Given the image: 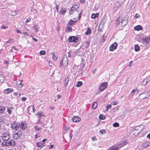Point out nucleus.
Segmentation results:
<instances>
[{"label": "nucleus", "mask_w": 150, "mask_h": 150, "mask_svg": "<svg viewBox=\"0 0 150 150\" xmlns=\"http://www.w3.org/2000/svg\"><path fill=\"white\" fill-rule=\"evenodd\" d=\"M142 146L144 148H146L148 146V145H147V144L146 142H144L142 144Z\"/></svg>", "instance_id": "41"}, {"label": "nucleus", "mask_w": 150, "mask_h": 150, "mask_svg": "<svg viewBox=\"0 0 150 150\" xmlns=\"http://www.w3.org/2000/svg\"><path fill=\"white\" fill-rule=\"evenodd\" d=\"M91 31L90 29L88 28H87V31L85 33V35H88L89 34H90L91 33Z\"/></svg>", "instance_id": "28"}, {"label": "nucleus", "mask_w": 150, "mask_h": 150, "mask_svg": "<svg viewBox=\"0 0 150 150\" xmlns=\"http://www.w3.org/2000/svg\"><path fill=\"white\" fill-rule=\"evenodd\" d=\"M13 109V108H7V112L9 114H11V110Z\"/></svg>", "instance_id": "38"}, {"label": "nucleus", "mask_w": 150, "mask_h": 150, "mask_svg": "<svg viewBox=\"0 0 150 150\" xmlns=\"http://www.w3.org/2000/svg\"><path fill=\"white\" fill-rule=\"evenodd\" d=\"M118 103V102L117 101H114L113 102H112L111 103V105H115L117 104Z\"/></svg>", "instance_id": "45"}, {"label": "nucleus", "mask_w": 150, "mask_h": 150, "mask_svg": "<svg viewBox=\"0 0 150 150\" xmlns=\"http://www.w3.org/2000/svg\"><path fill=\"white\" fill-rule=\"evenodd\" d=\"M36 146L38 147H40L41 149L45 146V144H42L41 142H38L36 143Z\"/></svg>", "instance_id": "18"}, {"label": "nucleus", "mask_w": 150, "mask_h": 150, "mask_svg": "<svg viewBox=\"0 0 150 150\" xmlns=\"http://www.w3.org/2000/svg\"><path fill=\"white\" fill-rule=\"evenodd\" d=\"M118 109L117 107L115 108L113 110V112H115Z\"/></svg>", "instance_id": "51"}, {"label": "nucleus", "mask_w": 150, "mask_h": 150, "mask_svg": "<svg viewBox=\"0 0 150 150\" xmlns=\"http://www.w3.org/2000/svg\"><path fill=\"white\" fill-rule=\"evenodd\" d=\"M5 141L3 142L2 143V146H8V144H7V141Z\"/></svg>", "instance_id": "36"}, {"label": "nucleus", "mask_w": 150, "mask_h": 150, "mask_svg": "<svg viewBox=\"0 0 150 150\" xmlns=\"http://www.w3.org/2000/svg\"><path fill=\"white\" fill-rule=\"evenodd\" d=\"M59 7V6L58 5H56V8L57 12L58 11Z\"/></svg>", "instance_id": "56"}, {"label": "nucleus", "mask_w": 150, "mask_h": 150, "mask_svg": "<svg viewBox=\"0 0 150 150\" xmlns=\"http://www.w3.org/2000/svg\"><path fill=\"white\" fill-rule=\"evenodd\" d=\"M72 134H71V133H70L69 135V137H70V138H69V140H70L71 139V138L72 137Z\"/></svg>", "instance_id": "58"}, {"label": "nucleus", "mask_w": 150, "mask_h": 150, "mask_svg": "<svg viewBox=\"0 0 150 150\" xmlns=\"http://www.w3.org/2000/svg\"><path fill=\"white\" fill-rule=\"evenodd\" d=\"M7 144H8V146H14L16 144V143L13 140H10L9 139L7 140Z\"/></svg>", "instance_id": "10"}, {"label": "nucleus", "mask_w": 150, "mask_h": 150, "mask_svg": "<svg viewBox=\"0 0 150 150\" xmlns=\"http://www.w3.org/2000/svg\"><path fill=\"white\" fill-rule=\"evenodd\" d=\"M5 80L4 77L1 74H0V83L3 82Z\"/></svg>", "instance_id": "26"}, {"label": "nucleus", "mask_w": 150, "mask_h": 150, "mask_svg": "<svg viewBox=\"0 0 150 150\" xmlns=\"http://www.w3.org/2000/svg\"><path fill=\"white\" fill-rule=\"evenodd\" d=\"M118 149V147L114 145L110 147L109 150H117Z\"/></svg>", "instance_id": "21"}, {"label": "nucleus", "mask_w": 150, "mask_h": 150, "mask_svg": "<svg viewBox=\"0 0 150 150\" xmlns=\"http://www.w3.org/2000/svg\"><path fill=\"white\" fill-rule=\"evenodd\" d=\"M5 110V108L2 106H0V113H2Z\"/></svg>", "instance_id": "35"}, {"label": "nucleus", "mask_w": 150, "mask_h": 150, "mask_svg": "<svg viewBox=\"0 0 150 150\" xmlns=\"http://www.w3.org/2000/svg\"><path fill=\"white\" fill-rule=\"evenodd\" d=\"M66 12V9L65 8H62L59 11V13L61 15H64Z\"/></svg>", "instance_id": "17"}, {"label": "nucleus", "mask_w": 150, "mask_h": 150, "mask_svg": "<svg viewBox=\"0 0 150 150\" xmlns=\"http://www.w3.org/2000/svg\"><path fill=\"white\" fill-rule=\"evenodd\" d=\"M90 45V43L88 41H87L85 43L84 46L86 48H87Z\"/></svg>", "instance_id": "32"}, {"label": "nucleus", "mask_w": 150, "mask_h": 150, "mask_svg": "<svg viewBox=\"0 0 150 150\" xmlns=\"http://www.w3.org/2000/svg\"><path fill=\"white\" fill-rule=\"evenodd\" d=\"M18 126L19 128L23 130L25 129L27 127L26 123L23 122H21L19 123Z\"/></svg>", "instance_id": "4"}, {"label": "nucleus", "mask_w": 150, "mask_h": 150, "mask_svg": "<svg viewBox=\"0 0 150 150\" xmlns=\"http://www.w3.org/2000/svg\"><path fill=\"white\" fill-rule=\"evenodd\" d=\"M69 79V78L68 77H67L65 79L64 85L65 87H66L67 86Z\"/></svg>", "instance_id": "22"}, {"label": "nucleus", "mask_w": 150, "mask_h": 150, "mask_svg": "<svg viewBox=\"0 0 150 150\" xmlns=\"http://www.w3.org/2000/svg\"><path fill=\"white\" fill-rule=\"evenodd\" d=\"M33 28L36 32H38L39 31V28L37 27V25H35L33 27Z\"/></svg>", "instance_id": "31"}, {"label": "nucleus", "mask_w": 150, "mask_h": 150, "mask_svg": "<svg viewBox=\"0 0 150 150\" xmlns=\"http://www.w3.org/2000/svg\"><path fill=\"white\" fill-rule=\"evenodd\" d=\"M108 84L106 82H104L101 84L99 89L100 90L102 91L108 87Z\"/></svg>", "instance_id": "6"}, {"label": "nucleus", "mask_w": 150, "mask_h": 150, "mask_svg": "<svg viewBox=\"0 0 150 150\" xmlns=\"http://www.w3.org/2000/svg\"><path fill=\"white\" fill-rule=\"evenodd\" d=\"M140 49V47L138 45H136L134 46V50L136 52L139 51Z\"/></svg>", "instance_id": "27"}, {"label": "nucleus", "mask_w": 150, "mask_h": 150, "mask_svg": "<svg viewBox=\"0 0 150 150\" xmlns=\"http://www.w3.org/2000/svg\"><path fill=\"white\" fill-rule=\"evenodd\" d=\"M111 107V106L110 105H106V110L107 111H108V109H110Z\"/></svg>", "instance_id": "42"}, {"label": "nucleus", "mask_w": 150, "mask_h": 150, "mask_svg": "<svg viewBox=\"0 0 150 150\" xmlns=\"http://www.w3.org/2000/svg\"><path fill=\"white\" fill-rule=\"evenodd\" d=\"M68 63V60L67 57L64 56L60 62V66L62 67V66L66 65Z\"/></svg>", "instance_id": "3"}, {"label": "nucleus", "mask_w": 150, "mask_h": 150, "mask_svg": "<svg viewBox=\"0 0 150 150\" xmlns=\"http://www.w3.org/2000/svg\"><path fill=\"white\" fill-rule=\"evenodd\" d=\"M13 95L16 97V98H18L19 96H20L21 94L20 93H18V92H15L13 93Z\"/></svg>", "instance_id": "29"}, {"label": "nucleus", "mask_w": 150, "mask_h": 150, "mask_svg": "<svg viewBox=\"0 0 150 150\" xmlns=\"http://www.w3.org/2000/svg\"><path fill=\"white\" fill-rule=\"evenodd\" d=\"M133 61H130L129 63V67H130L131 66V65H132V62Z\"/></svg>", "instance_id": "57"}, {"label": "nucleus", "mask_w": 150, "mask_h": 150, "mask_svg": "<svg viewBox=\"0 0 150 150\" xmlns=\"http://www.w3.org/2000/svg\"><path fill=\"white\" fill-rule=\"evenodd\" d=\"M150 80V78L149 77H146L144 79L141 83L142 86H144L146 85L148 82Z\"/></svg>", "instance_id": "8"}, {"label": "nucleus", "mask_w": 150, "mask_h": 150, "mask_svg": "<svg viewBox=\"0 0 150 150\" xmlns=\"http://www.w3.org/2000/svg\"><path fill=\"white\" fill-rule=\"evenodd\" d=\"M83 11L81 10L80 12V13H79V18H80L81 17V13Z\"/></svg>", "instance_id": "60"}, {"label": "nucleus", "mask_w": 150, "mask_h": 150, "mask_svg": "<svg viewBox=\"0 0 150 150\" xmlns=\"http://www.w3.org/2000/svg\"><path fill=\"white\" fill-rule=\"evenodd\" d=\"M16 32H17L18 33H20L21 34H22V32H21V31H20L19 30H16Z\"/></svg>", "instance_id": "63"}, {"label": "nucleus", "mask_w": 150, "mask_h": 150, "mask_svg": "<svg viewBox=\"0 0 150 150\" xmlns=\"http://www.w3.org/2000/svg\"><path fill=\"white\" fill-rule=\"evenodd\" d=\"M46 52L45 51H41L40 52V55H44L45 54Z\"/></svg>", "instance_id": "44"}, {"label": "nucleus", "mask_w": 150, "mask_h": 150, "mask_svg": "<svg viewBox=\"0 0 150 150\" xmlns=\"http://www.w3.org/2000/svg\"><path fill=\"white\" fill-rule=\"evenodd\" d=\"M13 90L10 88H8L5 90L4 91V93L5 94H8L10 92H12Z\"/></svg>", "instance_id": "16"}, {"label": "nucleus", "mask_w": 150, "mask_h": 150, "mask_svg": "<svg viewBox=\"0 0 150 150\" xmlns=\"http://www.w3.org/2000/svg\"><path fill=\"white\" fill-rule=\"evenodd\" d=\"M22 134V132L20 130H16L13 134V137L14 139H18L21 136Z\"/></svg>", "instance_id": "1"}, {"label": "nucleus", "mask_w": 150, "mask_h": 150, "mask_svg": "<svg viewBox=\"0 0 150 150\" xmlns=\"http://www.w3.org/2000/svg\"><path fill=\"white\" fill-rule=\"evenodd\" d=\"M147 137L149 138V139H150V134H148L147 135Z\"/></svg>", "instance_id": "61"}, {"label": "nucleus", "mask_w": 150, "mask_h": 150, "mask_svg": "<svg viewBox=\"0 0 150 150\" xmlns=\"http://www.w3.org/2000/svg\"><path fill=\"white\" fill-rule=\"evenodd\" d=\"M35 130H37L38 131H39L40 129V128L38 127L37 126H36L35 127Z\"/></svg>", "instance_id": "47"}, {"label": "nucleus", "mask_w": 150, "mask_h": 150, "mask_svg": "<svg viewBox=\"0 0 150 150\" xmlns=\"http://www.w3.org/2000/svg\"><path fill=\"white\" fill-rule=\"evenodd\" d=\"M85 0H80V2L82 4H83L85 2Z\"/></svg>", "instance_id": "59"}, {"label": "nucleus", "mask_w": 150, "mask_h": 150, "mask_svg": "<svg viewBox=\"0 0 150 150\" xmlns=\"http://www.w3.org/2000/svg\"><path fill=\"white\" fill-rule=\"evenodd\" d=\"M99 132L101 134H105L106 132V131L105 129H102L100 130Z\"/></svg>", "instance_id": "40"}, {"label": "nucleus", "mask_w": 150, "mask_h": 150, "mask_svg": "<svg viewBox=\"0 0 150 150\" xmlns=\"http://www.w3.org/2000/svg\"><path fill=\"white\" fill-rule=\"evenodd\" d=\"M117 43L116 42L112 44L110 47V51H113L117 48Z\"/></svg>", "instance_id": "9"}, {"label": "nucleus", "mask_w": 150, "mask_h": 150, "mask_svg": "<svg viewBox=\"0 0 150 150\" xmlns=\"http://www.w3.org/2000/svg\"><path fill=\"white\" fill-rule=\"evenodd\" d=\"M98 105V103L96 102H93L92 105V108L93 110L95 109Z\"/></svg>", "instance_id": "19"}, {"label": "nucleus", "mask_w": 150, "mask_h": 150, "mask_svg": "<svg viewBox=\"0 0 150 150\" xmlns=\"http://www.w3.org/2000/svg\"><path fill=\"white\" fill-rule=\"evenodd\" d=\"M1 137L3 140L7 141L11 137L10 134L9 132H6L2 134Z\"/></svg>", "instance_id": "2"}, {"label": "nucleus", "mask_w": 150, "mask_h": 150, "mask_svg": "<svg viewBox=\"0 0 150 150\" xmlns=\"http://www.w3.org/2000/svg\"><path fill=\"white\" fill-rule=\"evenodd\" d=\"M10 51L13 53H16L18 51L16 48L14 46L12 47Z\"/></svg>", "instance_id": "20"}, {"label": "nucleus", "mask_w": 150, "mask_h": 150, "mask_svg": "<svg viewBox=\"0 0 150 150\" xmlns=\"http://www.w3.org/2000/svg\"><path fill=\"white\" fill-rule=\"evenodd\" d=\"M140 16L139 14H138V13H136L134 17L135 18H139L140 17Z\"/></svg>", "instance_id": "46"}, {"label": "nucleus", "mask_w": 150, "mask_h": 150, "mask_svg": "<svg viewBox=\"0 0 150 150\" xmlns=\"http://www.w3.org/2000/svg\"><path fill=\"white\" fill-rule=\"evenodd\" d=\"M67 31H71L72 30V28L69 26H68L66 28Z\"/></svg>", "instance_id": "39"}, {"label": "nucleus", "mask_w": 150, "mask_h": 150, "mask_svg": "<svg viewBox=\"0 0 150 150\" xmlns=\"http://www.w3.org/2000/svg\"><path fill=\"white\" fill-rule=\"evenodd\" d=\"M99 118L101 120H104L105 119V117L103 115L100 114L99 116Z\"/></svg>", "instance_id": "37"}, {"label": "nucleus", "mask_w": 150, "mask_h": 150, "mask_svg": "<svg viewBox=\"0 0 150 150\" xmlns=\"http://www.w3.org/2000/svg\"><path fill=\"white\" fill-rule=\"evenodd\" d=\"M52 59L54 60H56L57 59V56H55L54 52H52Z\"/></svg>", "instance_id": "30"}, {"label": "nucleus", "mask_w": 150, "mask_h": 150, "mask_svg": "<svg viewBox=\"0 0 150 150\" xmlns=\"http://www.w3.org/2000/svg\"><path fill=\"white\" fill-rule=\"evenodd\" d=\"M82 84V82L81 81L78 82L76 86V87H79L81 86Z\"/></svg>", "instance_id": "33"}, {"label": "nucleus", "mask_w": 150, "mask_h": 150, "mask_svg": "<svg viewBox=\"0 0 150 150\" xmlns=\"http://www.w3.org/2000/svg\"><path fill=\"white\" fill-rule=\"evenodd\" d=\"M22 101H24L26 100V98L25 97H23L21 98Z\"/></svg>", "instance_id": "50"}, {"label": "nucleus", "mask_w": 150, "mask_h": 150, "mask_svg": "<svg viewBox=\"0 0 150 150\" xmlns=\"http://www.w3.org/2000/svg\"><path fill=\"white\" fill-rule=\"evenodd\" d=\"M69 42L77 43L78 41V39L75 36H71L68 39Z\"/></svg>", "instance_id": "5"}, {"label": "nucleus", "mask_w": 150, "mask_h": 150, "mask_svg": "<svg viewBox=\"0 0 150 150\" xmlns=\"http://www.w3.org/2000/svg\"><path fill=\"white\" fill-rule=\"evenodd\" d=\"M136 90V89H134L131 91V92L132 94H134L135 93Z\"/></svg>", "instance_id": "54"}, {"label": "nucleus", "mask_w": 150, "mask_h": 150, "mask_svg": "<svg viewBox=\"0 0 150 150\" xmlns=\"http://www.w3.org/2000/svg\"><path fill=\"white\" fill-rule=\"evenodd\" d=\"M24 35H26V36H28V33L27 32H24L23 33Z\"/></svg>", "instance_id": "53"}, {"label": "nucleus", "mask_w": 150, "mask_h": 150, "mask_svg": "<svg viewBox=\"0 0 150 150\" xmlns=\"http://www.w3.org/2000/svg\"><path fill=\"white\" fill-rule=\"evenodd\" d=\"M17 14V13H16V11H12L11 12V15L12 16H15Z\"/></svg>", "instance_id": "48"}, {"label": "nucleus", "mask_w": 150, "mask_h": 150, "mask_svg": "<svg viewBox=\"0 0 150 150\" xmlns=\"http://www.w3.org/2000/svg\"><path fill=\"white\" fill-rule=\"evenodd\" d=\"M75 21H73L71 19L69 22L67 24V25H74L75 24Z\"/></svg>", "instance_id": "24"}, {"label": "nucleus", "mask_w": 150, "mask_h": 150, "mask_svg": "<svg viewBox=\"0 0 150 150\" xmlns=\"http://www.w3.org/2000/svg\"><path fill=\"white\" fill-rule=\"evenodd\" d=\"M99 15V13H96L95 14L93 13L91 16V17L92 18L94 19L96 17H98Z\"/></svg>", "instance_id": "25"}, {"label": "nucleus", "mask_w": 150, "mask_h": 150, "mask_svg": "<svg viewBox=\"0 0 150 150\" xmlns=\"http://www.w3.org/2000/svg\"><path fill=\"white\" fill-rule=\"evenodd\" d=\"M31 36L32 37L33 39V40L34 41H35V42H37L38 41H37V40L36 38L33 37L32 36Z\"/></svg>", "instance_id": "55"}, {"label": "nucleus", "mask_w": 150, "mask_h": 150, "mask_svg": "<svg viewBox=\"0 0 150 150\" xmlns=\"http://www.w3.org/2000/svg\"><path fill=\"white\" fill-rule=\"evenodd\" d=\"M146 143L147 144V145H148V146H150V142L149 141H148L146 142Z\"/></svg>", "instance_id": "62"}, {"label": "nucleus", "mask_w": 150, "mask_h": 150, "mask_svg": "<svg viewBox=\"0 0 150 150\" xmlns=\"http://www.w3.org/2000/svg\"><path fill=\"white\" fill-rule=\"evenodd\" d=\"M142 27L140 25H138L134 27V29L136 30H141L142 28Z\"/></svg>", "instance_id": "23"}, {"label": "nucleus", "mask_w": 150, "mask_h": 150, "mask_svg": "<svg viewBox=\"0 0 150 150\" xmlns=\"http://www.w3.org/2000/svg\"><path fill=\"white\" fill-rule=\"evenodd\" d=\"M142 40L146 43L148 44L150 42V36H149L146 38H143Z\"/></svg>", "instance_id": "13"}, {"label": "nucleus", "mask_w": 150, "mask_h": 150, "mask_svg": "<svg viewBox=\"0 0 150 150\" xmlns=\"http://www.w3.org/2000/svg\"><path fill=\"white\" fill-rule=\"evenodd\" d=\"M31 20V19L30 18H28L26 20V22L28 23Z\"/></svg>", "instance_id": "52"}, {"label": "nucleus", "mask_w": 150, "mask_h": 150, "mask_svg": "<svg viewBox=\"0 0 150 150\" xmlns=\"http://www.w3.org/2000/svg\"><path fill=\"white\" fill-rule=\"evenodd\" d=\"M78 6L77 5H73L72 7L71 8V11H69V14H71L72 13V11L74 10L75 9L76 10L78 9Z\"/></svg>", "instance_id": "15"}, {"label": "nucleus", "mask_w": 150, "mask_h": 150, "mask_svg": "<svg viewBox=\"0 0 150 150\" xmlns=\"http://www.w3.org/2000/svg\"><path fill=\"white\" fill-rule=\"evenodd\" d=\"M34 107L33 105L29 106L28 108V111L29 114L31 112H34Z\"/></svg>", "instance_id": "11"}, {"label": "nucleus", "mask_w": 150, "mask_h": 150, "mask_svg": "<svg viewBox=\"0 0 150 150\" xmlns=\"http://www.w3.org/2000/svg\"><path fill=\"white\" fill-rule=\"evenodd\" d=\"M39 137V136H38L37 134H35V137L36 138H37L38 137Z\"/></svg>", "instance_id": "64"}, {"label": "nucleus", "mask_w": 150, "mask_h": 150, "mask_svg": "<svg viewBox=\"0 0 150 150\" xmlns=\"http://www.w3.org/2000/svg\"><path fill=\"white\" fill-rule=\"evenodd\" d=\"M37 114L40 117L44 116L42 112H38Z\"/></svg>", "instance_id": "34"}, {"label": "nucleus", "mask_w": 150, "mask_h": 150, "mask_svg": "<svg viewBox=\"0 0 150 150\" xmlns=\"http://www.w3.org/2000/svg\"><path fill=\"white\" fill-rule=\"evenodd\" d=\"M18 125V123H14L11 124V127L12 129L17 130L19 128Z\"/></svg>", "instance_id": "12"}, {"label": "nucleus", "mask_w": 150, "mask_h": 150, "mask_svg": "<svg viewBox=\"0 0 150 150\" xmlns=\"http://www.w3.org/2000/svg\"><path fill=\"white\" fill-rule=\"evenodd\" d=\"M126 17H124L121 21V24L122 27H124L127 24V20Z\"/></svg>", "instance_id": "7"}, {"label": "nucleus", "mask_w": 150, "mask_h": 150, "mask_svg": "<svg viewBox=\"0 0 150 150\" xmlns=\"http://www.w3.org/2000/svg\"><path fill=\"white\" fill-rule=\"evenodd\" d=\"M71 52L70 51L69 52H68V57H71Z\"/></svg>", "instance_id": "49"}, {"label": "nucleus", "mask_w": 150, "mask_h": 150, "mask_svg": "<svg viewBox=\"0 0 150 150\" xmlns=\"http://www.w3.org/2000/svg\"><path fill=\"white\" fill-rule=\"evenodd\" d=\"M72 120L73 122H76L80 121L81 119L78 116H74L73 117Z\"/></svg>", "instance_id": "14"}, {"label": "nucleus", "mask_w": 150, "mask_h": 150, "mask_svg": "<svg viewBox=\"0 0 150 150\" xmlns=\"http://www.w3.org/2000/svg\"><path fill=\"white\" fill-rule=\"evenodd\" d=\"M119 123L116 122L113 123V126L114 127H118L119 126Z\"/></svg>", "instance_id": "43"}]
</instances>
